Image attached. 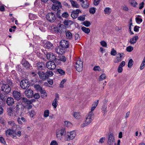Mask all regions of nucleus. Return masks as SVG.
Segmentation results:
<instances>
[{"mask_svg": "<svg viewBox=\"0 0 145 145\" xmlns=\"http://www.w3.org/2000/svg\"><path fill=\"white\" fill-rule=\"evenodd\" d=\"M94 116V114L91 112H89L86 118L84 123L81 125V127H82L87 126L93 120Z\"/></svg>", "mask_w": 145, "mask_h": 145, "instance_id": "obj_1", "label": "nucleus"}, {"mask_svg": "<svg viewBox=\"0 0 145 145\" xmlns=\"http://www.w3.org/2000/svg\"><path fill=\"white\" fill-rule=\"evenodd\" d=\"M51 1L53 3L52 8L54 10L56 11L60 8H61L62 5L60 2L57 0H51Z\"/></svg>", "mask_w": 145, "mask_h": 145, "instance_id": "obj_2", "label": "nucleus"}, {"mask_svg": "<svg viewBox=\"0 0 145 145\" xmlns=\"http://www.w3.org/2000/svg\"><path fill=\"white\" fill-rule=\"evenodd\" d=\"M75 67L76 71L80 72L83 69V62L80 59H78L75 62Z\"/></svg>", "mask_w": 145, "mask_h": 145, "instance_id": "obj_3", "label": "nucleus"}, {"mask_svg": "<svg viewBox=\"0 0 145 145\" xmlns=\"http://www.w3.org/2000/svg\"><path fill=\"white\" fill-rule=\"evenodd\" d=\"M6 134L7 136L8 137L9 136H11L13 138H17V136H16V131L14 129H8L5 131Z\"/></svg>", "mask_w": 145, "mask_h": 145, "instance_id": "obj_4", "label": "nucleus"}, {"mask_svg": "<svg viewBox=\"0 0 145 145\" xmlns=\"http://www.w3.org/2000/svg\"><path fill=\"white\" fill-rule=\"evenodd\" d=\"M114 135L112 133H110L108 135L107 145H116Z\"/></svg>", "mask_w": 145, "mask_h": 145, "instance_id": "obj_5", "label": "nucleus"}, {"mask_svg": "<svg viewBox=\"0 0 145 145\" xmlns=\"http://www.w3.org/2000/svg\"><path fill=\"white\" fill-rule=\"evenodd\" d=\"M46 17L47 20L51 22H54L56 18L55 14L52 12L48 13L46 15Z\"/></svg>", "mask_w": 145, "mask_h": 145, "instance_id": "obj_6", "label": "nucleus"}, {"mask_svg": "<svg viewBox=\"0 0 145 145\" xmlns=\"http://www.w3.org/2000/svg\"><path fill=\"white\" fill-rule=\"evenodd\" d=\"M21 87L24 89H27L30 86L29 82L26 80H23L20 83Z\"/></svg>", "mask_w": 145, "mask_h": 145, "instance_id": "obj_7", "label": "nucleus"}, {"mask_svg": "<svg viewBox=\"0 0 145 145\" xmlns=\"http://www.w3.org/2000/svg\"><path fill=\"white\" fill-rule=\"evenodd\" d=\"M56 137L57 138L61 137L66 135V131L64 128L59 129L56 131Z\"/></svg>", "mask_w": 145, "mask_h": 145, "instance_id": "obj_8", "label": "nucleus"}, {"mask_svg": "<svg viewBox=\"0 0 145 145\" xmlns=\"http://www.w3.org/2000/svg\"><path fill=\"white\" fill-rule=\"evenodd\" d=\"M11 90L10 86L8 84H3L1 86V90L5 93L7 94L9 93Z\"/></svg>", "mask_w": 145, "mask_h": 145, "instance_id": "obj_9", "label": "nucleus"}, {"mask_svg": "<svg viewBox=\"0 0 145 145\" xmlns=\"http://www.w3.org/2000/svg\"><path fill=\"white\" fill-rule=\"evenodd\" d=\"M76 135L75 132L74 131L68 132L66 134V137L67 138V140H72L74 139Z\"/></svg>", "mask_w": 145, "mask_h": 145, "instance_id": "obj_10", "label": "nucleus"}, {"mask_svg": "<svg viewBox=\"0 0 145 145\" xmlns=\"http://www.w3.org/2000/svg\"><path fill=\"white\" fill-rule=\"evenodd\" d=\"M57 32L60 33H65L67 31L65 26L62 24H60L57 26Z\"/></svg>", "mask_w": 145, "mask_h": 145, "instance_id": "obj_11", "label": "nucleus"}, {"mask_svg": "<svg viewBox=\"0 0 145 145\" xmlns=\"http://www.w3.org/2000/svg\"><path fill=\"white\" fill-rule=\"evenodd\" d=\"M60 46L63 48H67L69 46V42L65 40H63L60 42Z\"/></svg>", "mask_w": 145, "mask_h": 145, "instance_id": "obj_12", "label": "nucleus"}, {"mask_svg": "<svg viewBox=\"0 0 145 145\" xmlns=\"http://www.w3.org/2000/svg\"><path fill=\"white\" fill-rule=\"evenodd\" d=\"M47 68L50 70H53L56 68L55 63L53 61H49L47 62L46 64Z\"/></svg>", "mask_w": 145, "mask_h": 145, "instance_id": "obj_13", "label": "nucleus"}, {"mask_svg": "<svg viewBox=\"0 0 145 145\" xmlns=\"http://www.w3.org/2000/svg\"><path fill=\"white\" fill-rule=\"evenodd\" d=\"M35 88L38 91H39L41 94H44V96H47V93L45 90H44L39 85L35 84L34 85Z\"/></svg>", "mask_w": 145, "mask_h": 145, "instance_id": "obj_14", "label": "nucleus"}, {"mask_svg": "<svg viewBox=\"0 0 145 145\" xmlns=\"http://www.w3.org/2000/svg\"><path fill=\"white\" fill-rule=\"evenodd\" d=\"M46 54H45V52H44V54L46 55L47 59L48 60H52V61H55L56 59V57L55 55H54L53 53L51 52L47 53L46 52Z\"/></svg>", "mask_w": 145, "mask_h": 145, "instance_id": "obj_15", "label": "nucleus"}, {"mask_svg": "<svg viewBox=\"0 0 145 145\" xmlns=\"http://www.w3.org/2000/svg\"><path fill=\"white\" fill-rule=\"evenodd\" d=\"M25 94L28 98H31L33 95V91L30 89H26L25 91Z\"/></svg>", "mask_w": 145, "mask_h": 145, "instance_id": "obj_16", "label": "nucleus"}, {"mask_svg": "<svg viewBox=\"0 0 145 145\" xmlns=\"http://www.w3.org/2000/svg\"><path fill=\"white\" fill-rule=\"evenodd\" d=\"M22 63L23 67L26 69H29L32 67L31 65L29 64V62L23 59L22 60Z\"/></svg>", "mask_w": 145, "mask_h": 145, "instance_id": "obj_17", "label": "nucleus"}, {"mask_svg": "<svg viewBox=\"0 0 145 145\" xmlns=\"http://www.w3.org/2000/svg\"><path fill=\"white\" fill-rule=\"evenodd\" d=\"M80 12L81 13V12L78 9H77L76 10H74L72 12L71 16L73 18H76L78 16Z\"/></svg>", "mask_w": 145, "mask_h": 145, "instance_id": "obj_18", "label": "nucleus"}, {"mask_svg": "<svg viewBox=\"0 0 145 145\" xmlns=\"http://www.w3.org/2000/svg\"><path fill=\"white\" fill-rule=\"evenodd\" d=\"M7 104L8 106H10L14 104V100L11 97H8L6 100Z\"/></svg>", "mask_w": 145, "mask_h": 145, "instance_id": "obj_19", "label": "nucleus"}, {"mask_svg": "<svg viewBox=\"0 0 145 145\" xmlns=\"http://www.w3.org/2000/svg\"><path fill=\"white\" fill-rule=\"evenodd\" d=\"M44 48L48 49H52L54 46L53 44L50 42L47 41L45 43L44 45Z\"/></svg>", "mask_w": 145, "mask_h": 145, "instance_id": "obj_20", "label": "nucleus"}, {"mask_svg": "<svg viewBox=\"0 0 145 145\" xmlns=\"http://www.w3.org/2000/svg\"><path fill=\"white\" fill-rule=\"evenodd\" d=\"M12 95L14 98L17 100H19L21 98L20 93L17 91H14L12 93Z\"/></svg>", "mask_w": 145, "mask_h": 145, "instance_id": "obj_21", "label": "nucleus"}, {"mask_svg": "<svg viewBox=\"0 0 145 145\" xmlns=\"http://www.w3.org/2000/svg\"><path fill=\"white\" fill-rule=\"evenodd\" d=\"M124 54L123 53H119L117 54L116 58L114 60V62L115 63H118L122 60V57Z\"/></svg>", "mask_w": 145, "mask_h": 145, "instance_id": "obj_22", "label": "nucleus"}, {"mask_svg": "<svg viewBox=\"0 0 145 145\" xmlns=\"http://www.w3.org/2000/svg\"><path fill=\"white\" fill-rule=\"evenodd\" d=\"M38 74L40 79L43 80H46L45 73L43 71H39L38 72Z\"/></svg>", "mask_w": 145, "mask_h": 145, "instance_id": "obj_23", "label": "nucleus"}, {"mask_svg": "<svg viewBox=\"0 0 145 145\" xmlns=\"http://www.w3.org/2000/svg\"><path fill=\"white\" fill-rule=\"evenodd\" d=\"M44 66V63L42 62H38L36 65V67L38 70H42Z\"/></svg>", "mask_w": 145, "mask_h": 145, "instance_id": "obj_24", "label": "nucleus"}, {"mask_svg": "<svg viewBox=\"0 0 145 145\" xmlns=\"http://www.w3.org/2000/svg\"><path fill=\"white\" fill-rule=\"evenodd\" d=\"M66 38L67 39L72 40L73 39V37L72 33L69 30H67L65 33Z\"/></svg>", "mask_w": 145, "mask_h": 145, "instance_id": "obj_25", "label": "nucleus"}, {"mask_svg": "<svg viewBox=\"0 0 145 145\" xmlns=\"http://www.w3.org/2000/svg\"><path fill=\"white\" fill-rule=\"evenodd\" d=\"M138 39V36H135L130 39L129 42L131 44H133L136 42Z\"/></svg>", "mask_w": 145, "mask_h": 145, "instance_id": "obj_26", "label": "nucleus"}, {"mask_svg": "<svg viewBox=\"0 0 145 145\" xmlns=\"http://www.w3.org/2000/svg\"><path fill=\"white\" fill-rule=\"evenodd\" d=\"M55 51L57 53L59 54H63L65 51L63 48H61L59 47H58L55 49Z\"/></svg>", "mask_w": 145, "mask_h": 145, "instance_id": "obj_27", "label": "nucleus"}, {"mask_svg": "<svg viewBox=\"0 0 145 145\" xmlns=\"http://www.w3.org/2000/svg\"><path fill=\"white\" fill-rule=\"evenodd\" d=\"M21 99L22 102L25 103L30 104H31L33 102V101L32 100H29L25 97H21Z\"/></svg>", "mask_w": 145, "mask_h": 145, "instance_id": "obj_28", "label": "nucleus"}, {"mask_svg": "<svg viewBox=\"0 0 145 145\" xmlns=\"http://www.w3.org/2000/svg\"><path fill=\"white\" fill-rule=\"evenodd\" d=\"M46 79H48L49 77L52 76L53 75V72L50 70L48 71L45 73Z\"/></svg>", "mask_w": 145, "mask_h": 145, "instance_id": "obj_29", "label": "nucleus"}, {"mask_svg": "<svg viewBox=\"0 0 145 145\" xmlns=\"http://www.w3.org/2000/svg\"><path fill=\"white\" fill-rule=\"evenodd\" d=\"M82 7L84 8H87L89 6L88 1L87 0L83 1L81 4Z\"/></svg>", "mask_w": 145, "mask_h": 145, "instance_id": "obj_30", "label": "nucleus"}, {"mask_svg": "<svg viewBox=\"0 0 145 145\" xmlns=\"http://www.w3.org/2000/svg\"><path fill=\"white\" fill-rule=\"evenodd\" d=\"M99 100H97V101L96 102H94L93 104L92 105V107H91V111L89 112H91L93 114V111L95 108L96 107L98 103Z\"/></svg>", "mask_w": 145, "mask_h": 145, "instance_id": "obj_31", "label": "nucleus"}, {"mask_svg": "<svg viewBox=\"0 0 145 145\" xmlns=\"http://www.w3.org/2000/svg\"><path fill=\"white\" fill-rule=\"evenodd\" d=\"M59 97H56L52 103V105L54 106V108H55L57 107L58 105L57 100L58 99Z\"/></svg>", "mask_w": 145, "mask_h": 145, "instance_id": "obj_32", "label": "nucleus"}, {"mask_svg": "<svg viewBox=\"0 0 145 145\" xmlns=\"http://www.w3.org/2000/svg\"><path fill=\"white\" fill-rule=\"evenodd\" d=\"M70 2L73 7L76 8H78L80 6L76 1H74L72 0H71Z\"/></svg>", "mask_w": 145, "mask_h": 145, "instance_id": "obj_33", "label": "nucleus"}, {"mask_svg": "<svg viewBox=\"0 0 145 145\" xmlns=\"http://www.w3.org/2000/svg\"><path fill=\"white\" fill-rule=\"evenodd\" d=\"M73 22L71 20H65L63 22L65 25L69 26L72 25L73 24Z\"/></svg>", "mask_w": 145, "mask_h": 145, "instance_id": "obj_34", "label": "nucleus"}, {"mask_svg": "<svg viewBox=\"0 0 145 145\" xmlns=\"http://www.w3.org/2000/svg\"><path fill=\"white\" fill-rule=\"evenodd\" d=\"M58 57L59 58V59H58V61H62L63 62H65L66 61V59L65 56L61 55L59 56Z\"/></svg>", "mask_w": 145, "mask_h": 145, "instance_id": "obj_35", "label": "nucleus"}, {"mask_svg": "<svg viewBox=\"0 0 145 145\" xmlns=\"http://www.w3.org/2000/svg\"><path fill=\"white\" fill-rule=\"evenodd\" d=\"M81 29L83 31L87 34L89 33L90 31V30L89 28H86L84 27H82L81 28Z\"/></svg>", "mask_w": 145, "mask_h": 145, "instance_id": "obj_36", "label": "nucleus"}, {"mask_svg": "<svg viewBox=\"0 0 145 145\" xmlns=\"http://www.w3.org/2000/svg\"><path fill=\"white\" fill-rule=\"evenodd\" d=\"M57 71L61 75H64L65 74V71L61 69H57Z\"/></svg>", "mask_w": 145, "mask_h": 145, "instance_id": "obj_37", "label": "nucleus"}, {"mask_svg": "<svg viewBox=\"0 0 145 145\" xmlns=\"http://www.w3.org/2000/svg\"><path fill=\"white\" fill-rule=\"evenodd\" d=\"M73 116L76 119H79L80 117V113L79 112H74L73 114Z\"/></svg>", "mask_w": 145, "mask_h": 145, "instance_id": "obj_38", "label": "nucleus"}, {"mask_svg": "<svg viewBox=\"0 0 145 145\" xmlns=\"http://www.w3.org/2000/svg\"><path fill=\"white\" fill-rule=\"evenodd\" d=\"M0 99L3 101H5L7 97L5 94H1L0 95Z\"/></svg>", "mask_w": 145, "mask_h": 145, "instance_id": "obj_39", "label": "nucleus"}, {"mask_svg": "<svg viewBox=\"0 0 145 145\" xmlns=\"http://www.w3.org/2000/svg\"><path fill=\"white\" fill-rule=\"evenodd\" d=\"M7 84H8V86H10V88L13 87V84L11 80L7 79Z\"/></svg>", "mask_w": 145, "mask_h": 145, "instance_id": "obj_40", "label": "nucleus"}, {"mask_svg": "<svg viewBox=\"0 0 145 145\" xmlns=\"http://www.w3.org/2000/svg\"><path fill=\"white\" fill-rule=\"evenodd\" d=\"M111 9L110 8L107 7L104 10V12L105 14H109L111 12Z\"/></svg>", "mask_w": 145, "mask_h": 145, "instance_id": "obj_41", "label": "nucleus"}, {"mask_svg": "<svg viewBox=\"0 0 145 145\" xmlns=\"http://www.w3.org/2000/svg\"><path fill=\"white\" fill-rule=\"evenodd\" d=\"M145 66V60L143 59L140 65V69L142 70L144 67Z\"/></svg>", "mask_w": 145, "mask_h": 145, "instance_id": "obj_42", "label": "nucleus"}, {"mask_svg": "<svg viewBox=\"0 0 145 145\" xmlns=\"http://www.w3.org/2000/svg\"><path fill=\"white\" fill-rule=\"evenodd\" d=\"M133 61L131 59H130L128 63V67L129 68H131L133 64Z\"/></svg>", "mask_w": 145, "mask_h": 145, "instance_id": "obj_43", "label": "nucleus"}, {"mask_svg": "<svg viewBox=\"0 0 145 145\" xmlns=\"http://www.w3.org/2000/svg\"><path fill=\"white\" fill-rule=\"evenodd\" d=\"M83 24L85 26L88 27L90 26L91 24L89 22L86 21L83 22Z\"/></svg>", "mask_w": 145, "mask_h": 145, "instance_id": "obj_44", "label": "nucleus"}, {"mask_svg": "<svg viewBox=\"0 0 145 145\" xmlns=\"http://www.w3.org/2000/svg\"><path fill=\"white\" fill-rule=\"evenodd\" d=\"M131 4L134 7H136L137 5V3L134 0H131Z\"/></svg>", "mask_w": 145, "mask_h": 145, "instance_id": "obj_45", "label": "nucleus"}, {"mask_svg": "<svg viewBox=\"0 0 145 145\" xmlns=\"http://www.w3.org/2000/svg\"><path fill=\"white\" fill-rule=\"evenodd\" d=\"M117 52L114 48L112 49L111 51L110 52V54L111 55L115 56L117 54Z\"/></svg>", "mask_w": 145, "mask_h": 145, "instance_id": "obj_46", "label": "nucleus"}, {"mask_svg": "<svg viewBox=\"0 0 145 145\" xmlns=\"http://www.w3.org/2000/svg\"><path fill=\"white\" fill-rule=\"evenodd\" d=\"M62 16L63 18H67L69 17V15L67 12H65L62 14Z\"/></svg>", "mask_w": 145, "mask_h": 145, "instance_id": "obj_47", "label": "nucleus"}, {"mask_svg": "<svg viewBox=\"0 0 145 145\" xmlns=\"http://www.w3.org/2000/svg\"><path fill=\"white\" fill-rule=\"evenodd\" d=\"M101 45L103 47H106L107 43L104 40H103L100 42Z\"/></svg>", "mask_w": 145, "mask_h": 145, "instance_id": "obj_48", "label": "nucleus"}, {"mask_svg": "<svg viewBox=\"0 0 145 145\" xmlns=\"http://www.w3.org/2000/svg\"><path fill=\"white\" fill-rule=\"evenodd\" d=\"M49 111L48 110H46L44 111V116L45 117H47L49 116Z\"/></svg>", "mask_w": 145, "mask_h": 145, "instance_id": "obj_49", "label": "nucleus"}, {"mask_svg": "<svg viewBox=\"0 0 145 145\" xmlns=\"http://www.w3.org/2000/svg\"><path fill=\"white\" fill-rule=\"evenodd\" d=\"M133 47L129 46L127 47L126 50L128 52H131L133 50Z\"/></svg>", "mask_w": 145, "mask_h": 145, "instance_id": "obj_50", "label": "nucleus"}, {"mask_svg": "<svg viewBox=\"0 0 145 145\" xmlns=\"http://www.w3.org/2000/svg\"><path fill=\"white\" fill-rule=\"evenodd\" d=\"M93 70L94 71H100L101 70L100 67L98 66H95L93 68Z\"/></svg>", "mask_w": 145, "mask_h": 145, "instance_id": "obj_51", "label": "nucleus"}, {"mask_svg": "<svg viewBox=\"0 0 145 145\" xmlns=\"http://www.w3.org/2000/svg\"><path fill=\"white\" fill-rule=\"evenodd\" d=\"M36 113L35 111L33 110H32L29 112V114L30 116L31 117H33L35 115Z\"/></svg>", "mask_w": 145, "mask_h": 145, "instance_id": "obj_52", "label": "nucleus"}, {"mask_svg": "<svg viewBox=\"0 0 145 145\" xmlns=\"http://www.w3.org/2000/svg\"><path fill=\"white\" fill-rule=\"evenodd\" d=\"M106 78V75L104 74H103L100 76L99 80L101 81L105 79Z\"/></svg>", "mask_w": 145, "mask_h": 145, "instance_id": "obj_53", "label": "nucleus"}, {"mask_svg": "<svg viewBox=\"0 0 145 145\" xmlns=\"http://www.w3.org/2000/svg\"><path fill=\"white\" fill-rule=\"evenodd\" d=\"M33 96L34 98L36 99H38L40 97V95L38 93H35V94H33Z\"/></svg>", "mask_w": 145, "mask_h": 145, "instance_id": "obj_54", "label": "nucleus"}, {"mask_svg": "<svg viewBox=\"0 0 145 145\" xmlns=\"http://www.w3.org/2000/svg\"><path fill=\"white\" fill-rule=\"evenodd\" d=\"M121 8L123 10L125 11H128L129 10L128 8L125 5L121 7Z\"/></svg>", "mask_w": 145, "mask_h": 145, "instance_id": "obj_55", "label": "nucleus"}, {"mask_svg": "<svg viewBox=\"0 0 145 145\" xmlns=\"http://www.w3.org/2000/svg\"><path fill=\"white\" fill-rule=\"evenodd\" d=\"M65 125L67 127H71L72 126V124L70 122L67 121L65 122Z\"/></svg>", "mask_w": 145, "mask_h": 145, "instance_id": "obj_56", "label": "nucleus"}, {"mask_svg": "<svg viewBox=\"0 0 145 145\" xmlns=\"http://www.w3.org/2000/svg\"><path fill=\"white\" fill-rule=\"evenodd\" d=\"M89 11L90 13L94 14L95 11V9L94 8H90L89 10Z\"/></svg>", "mask_w": 145, "mask_h": 145, "instance_id": "obj_57", "label": "nucleus"}, {"mask_svg": "<svg viewBox=\"0 0 145 145\" xmlns=\"http://www.w3.org/2000/svg\"><path fill=\"white\" fill-rule=\"evenodd\" d=\"M60 10H59L56 13V15L57 18L59 19L61 18V17L60 16Z\"/></svg>", "mask_w": 145, "mask_h": 145, "instance_id": "obj_58", "label": "nucleus"}, {"mask_svg": "<svg viewBox=\"0 0 145 145\" xmlns=\"http://www.w3.org/2000/svg\"><path fill=\"white\" fill-rule=\"evenodd\" d=\"M78 19L80 21H83L85 20V17L83 16H81L78 17Z\"/></svg>", "mask_w": 145, "mask_h": 145, "instance_id": "obj_59", "label": "nucleus"}, {"mask_svg": "<svg viewBox=\"0 0 145 145\" xmlns=\"http://www.w3.org/2000/svg\"><path fill=\"white\" fill-rule=\"evenodd\" d=\"M66 82V80L65 79H63L61 82L60 84V87L63 88V84Z\"/></svg>", "mask_w": 145, "mask_h": 145, "instance_id": "obj_60", "label": "nucleus"}, {"mask_svg": "<svg viewBox=\"0 0 145 145\" xmlns=\"http://www.w3.org/2000/svg\"><path fill=\"white\" fill-rule=\"evenodd\" d=\"M75 39L76 40H79L80 39V37L79 36V35L78 34H76L75 35Z\"/></svg>", "mask_w": 145, "mask_h": 145, "instance_id": "obj_61", "label": "nucleus"}, {"mask_svg": "<svg viewBox=\"0 0 145 145\" xmlns=\"http://www.w3.org/2000/svg\"><path fill=\"white\" fill-rule=\"evenodd\" d=\"M50 145H58V143L56 140H52L50 143Z\"/></svg>", "mask_w": 145, "mask_h": 145, "instance_id": "obj_62", "label": "nucleus"}, {"mask_svg": "<svg viewBox=\"0 0 145 145\" xmlns=\"http://www.w3.org/2000/svg\"><path fill=\"white\" fill-rule=\"evenodd\" d=\"M0 122L1 123L3 124V125H5V124L6 121L3 118H1L0 119Z\"/></svg>", "mask_w": 145, "mask_h": 145, "instance_id": "obj_63", "label": "nucleus"}, {"mask_svg": "<svg viewBox=\"0 0 145 145\" xmlns=\"http://www.w3.org/2000/svg\"><path fill=\"white\" fill-rule=\"evenodd\" d=\"M140 28V27L136 25L135 26L134 28V31L135 32H138L139 31L138 29Z\"/></svg>", "mask_w": 145, "mask_h": 145, "instance_id": "obj_64", "label": "nucleus"}]
</instances>
